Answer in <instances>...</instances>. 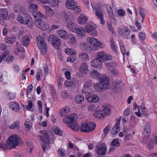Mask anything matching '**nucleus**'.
<instances>
[{"mask_svg":"<svg viewBox=\"0 0 157 157\" xmlns=\"http://www.w3.org/2000/svg\"><path fill=\"white\" fill-rule=\"evenodd\" d=\"M68 126L72 130L76 131H78L80 129L79 126L77 123L76 122L68 125Z\"/></svg>","mask_w":157,"mask_h":157,"instance_id":"nucleus-45","label":"nucleus"},{"mask_svg":"<svg viewBox=\"0 0 157 157\" xmlns=\"http://www.w3.org/2000/svg\"><path fill=\"white\" fill-rule=\"evenodd\" d=\"M86 98L87 101L90 103L97 102L99 100V96L94 94H88L86 96Z\"/></svg>","mask_w":157,"mask_h":157,"instance_id":"nucleus-18","label":"nucleus"},{"mask_svg":"<svg viewBox=\"0 0 157 157\" xmlns=\"http://www.w3.org/2000/svg\"><path fill=\"white\" fill-rule=\"evenodd\" d=\"M109 79L105 75H103L99 78V82L95 83L94 87L95 90L100 91L106 90L109 85Z\"/></svg>","mask_w":157,"mask_h":157,"instance_id":"nucleus-3","label":"nucleus"},{"mask_svg":"<svg viewBox=\"0 0 157 157\" xmlns=\"http://www.w3.org/2000/svg\"><path fill=\"white\" fill-rule=\"evenodd\" d=\"M8 12L6 9H2L0 10V18L6 19L8 17Z\"/></svg>","mask_w":157,"mask_h":157,"instance_id":"nucleus-37","label":"nucleus"},{"mask_svg":"<svg viewBox=\"0 0 157 157\" xmlns=\"http://www.w3.org/2000/svg\"><path fill=\"white\" fill-rule=\"evenodd\" d=\"M77 117L76 115L71 114L63 118V121L64 123L69 125L77 122Z\"/></svg>","mask_w":157,"mask_h":157,"instance_id":"nucleus-17","label":"nucleus"},{"mask_svg":"<svg viewBox=\"0 0 157 157\" xmlns=\"http://www.w3.org/2000/svg\"><path fill=\"white\" fill-rule=\"evenodd\" d=\"M25 17L23 18L21 16L18 15L17 19L20 23L24 24H28V26L29 28L33 27V22L30 16L28 14L25 15Z\"/></svg>","mask_w":157,"mask_h":157,"instance_id":"nucleus-8","label":"nucleus"},{"mask_svg":"<svg viewBox=\"0 0 157 157\" xmlns=\"http://www.w3.org/2000/svg\"><path fill=\"white\" fill-rule=\"evenodd\" d=\"M84 29L85 32L89 33L93 36H96L98 35V32L95 29V28L90 24H86Z\"/></svg>","mask_w":157,"mask_h":157,"instance_id":"nucleus-15","label":"nucleus"},{"mask_svg":"<svg viewBox=\"0 0 157 157\" xmlns=\"http://www.w3.org/2000/svg\"><path fill=\"white\" fill-rule=\"evenodd\" d=\"M19 126L20 122L19 121H16L13 122L12 124L9 126V127L10 129H13L19 127Z\"/></svg>","mask_w":157,"mask_h":157,"instance_id":"nucleus-52","label":"nucleus"},{"mask_svg":"<svg viewBox=\"0 0 157 157\" xmlns=\"http://www.w3.org/2000/svg\"><path fill=\"white\" fill-rule=\"evenodd\" d=\"M48 3L46 4L50 5L52 7L58 6L60 3L59 0H50V1L48 0Z\"/></svg>","mask_w":157,"mask_h":157,"instance_id":"nucleus-43","label":"nucleus"},{"mask_svg":"<svg viewBox=\"0 0 157 157\" xmlns=\"http://www.w3.org/2000/svg\"><path fill=\"white\" fill-rule=\"evenodd\" d=\"M88 110L90 112H93L96 109V106L93 104H90L87 107Z\"/></svg>","mask_w":157,"mask_h":157,"instance_id":"nucleus-56","label":"nucleus"},{"mask_svg":"<svg viewBox=\"0 0 157 157\" xmlns=\"http://www.w3.org/2000/svg\"><path fill=\"white\" fill-rule=\"evenodd\" d=\"M65 5L66 8L69 10L74 11L78 13L82 11L80 6L75 0H67Z\"/></svg>","mask_w":157,"mask_h":157,"instance_id":"nucleus-7","label":"nucleus"},{"mask_svg":"<svg viewBox=\"0 0 157 157\" xmlns=\"http://www.w3.org/2000/svg\"><path fill=\"white\" fill-rule=\"evenodd\" d=\"M65 52L68 55H75L77 53V51L72 48H67L65 49Z\"/></svg>","mask_w":157,"mask_h":157,"instance_id":"nucleus-42","label":"nucleus"},{"mask_svg":"<svg viewBox=\"0 0 157 157\" xmlns=\"http://www.w3.org/2000/svg\"><path fill=\"white\" fill-rule=\"evenodd\" d=\"M15 40L14 36L12 37H7L5 38V41L6 43L8 44H12L13 43Z\"/></svg>","mask_w":157,"mask_h":157,"instance_id":"nucleus-51","label":"nucleus"},{"mask_svg":"<svg viewBox=\"0 0 157 157\" xmlns=\"http://www.w3.org/2000/svg\"><path fill=\"white\" fill-rule=\"evenodd\" d=\"M106 7L109 18L111 19H114L115 18V15L111 6L109 5H106Z\"/></svg>","mask_w":157,"mask_h":157,"instance_id":"nucleus-36","label":"nucleus"},{"mask_svg":"<svg viewBox=\"0 0 157 157\" xmlns=\"http://www.w3.org/2000/svg\"><path fill=\"white\" fill-rule=\"evenodd\" d=\"M30 41L29 37L26 35L24 36L22 38L21 42L25 46L27 47L29 45Z\"/></svg>","mask_w":157,"mask_h":157,"instance_id":"nucleus-44","label":"nucleus"},{"mask_svg":"<svg viewBox=\"0 0 157 157\" xmlns=\"http://www.w3.org/2000/svg\"><path fill=\"white\" fill-rule=\"evenodd\" d=\"M53 130L55 133L59 136H62L63 133L60 128L56 126H54L53 128Z\"/></svg>","mask_w":157,"mask_h":157,"instance_id":"nucleus-49","label":"nucleus"},{"mask_svg":"<svg viewBox=\"0 0 157 157\" xmlns=\"http://www.w3.org/2000/svg\"><path fill=\"white\" fill-rule=\"evenodd\" d=\"M8 74L6 71H4L0 78V81L3 84H7Z\"/></svg>","mask_w":157,"mask_h":157,"instance_id":"nucleus-35","label":"nucleus"},{"mask_svg":"<svg viewBox=\"0 0 157 157\" xmlns=\"http://www.w3.org/2000/svg\"><path fill=\"white\" fill-rule=\"evenodd\" d=\"M33 89V86L32 85H30L27 86L26 89V94L27 95L31 92Z\"/></svg>","mask_w":157,"mask_h":157,"instance_id":"nucleus-60","label":"nucleus"},{"mask_svg":"<svg viewBox=\"0 0 157 157\" xmlns=\"http://www.w3.org/2000/svg\"><path fill=\"white\" fill-rule=\"evenodd\" d=\"M81 46L84 51H87L89 48H90L91 50L95 51L97 50V48L95 46H90L88 44L85 42H82L81 43Z\"/></svg>","mask_w":157,"mask_h":157,"instance_id":"nucleus-28","label":"nucleus"},{"mask_svg":"<svg viewBox=\"0 0 157 157\" xmlns=\"http://www.w3.org/2000/svg\"><path fill=\"white\" fill-rule=\"evenodd\" d=\"M21 142V137L17 134H14L10 136L7 139L6 143H1L0 147L5 150L12 149L19 146Z\"/></svg>","mask_w":157,"mask_h":157,"instance_id":"nucleus-1","label":"nucleus"},{"mask_svg":"<svg viewBox=\"0 0 157 157\" xmlns=\"http://www.w3.org/2000/svg\"><path fill=\"white\" fill-rule=\"evenodd\" d=\"M79 57L80 59L83 61H88L90 59L88 54L85 52L81 53Z\"/></svg>","mask_w":157,"mask_h":157,"instance_id":"nucleus-41","label":"nucleus"},{"mask_svg":"<svg viewBox=\"0 0 157 157\" xmlns=\"http://www.w3.org/2000/svg\"><path fill=\"white\" fill-rule=\"evenodd\" d=\"M91 66L94 68H102V61L96 58V59L92 60L91 62Z\"/></svg>","mask_w":157,"mask_h":157,"instance_id":"nucleus-22","label":"nucleus"},{"mask_svg":"<svg viewBox=\"0 0 157 157\" xmlns=\"http://www.w3.org/2000/svg\"><path fill=\"white\" fill-rule=\"evenodd\" d=\"M13 10L17 13L23 14L25 13V10L24 7L21 6L18 4H16L14 6Z\"/></svg>","mask_w":157,"mask_h":157,"instance_id":"nucleus-30","label":"nucleus"},{"mask_svg":"<svg viewBox=\"0 0 157 157\" xmlns=\"http://www.w3.org/2000/svg\"><path fill=\"white\" fill-rule=\"evenodd\" d=\"M154 143L152 140L150 141L148 143L147 145L148 148L150 150H152L154 147Z\"/></svg>","mask_w":157,"mask_h":157,"instance_id":"nucleus-61","label":"nucleus"},{"mask_svg":"<svg viewBox=\"0 0 157 157\" xmlns=\"http://www.w3.org/2000/svg\"><path fill=\"white\" fill-rule=\"evenodd\" d=\"M87 42L91 45H94L97 48H103L105 47V44L99 40L94 37H88L86 39Z\"/></svg>","mask_w":157,"mask_h":157,"instance_id":"nucleus-10","label":"nucleus"},{"mask_svg":"<svg viewBox=\"0 0 157 157\" xmlns=\"http://www.w3.org/2000/svg\"><path fill=\"white\" fill-rule=\"evenodd\" d=\"M57 33L59 36L64 40H66L68 38V33L65 30L63 29L58 30L57 31Z\"/></svg>","mask_w":157,"mask_h":157,"instance_id":"nucleus-31","label":"nucleus"},{"mask_svg":"<svg viewBox=\"0 0 157 157\" xmlns=\"http://www.w3.org/2000/svg\"><path fill=\"white\" fill-rule=\"evenodd\" d=\"M119 124L120 122H117L113 127L111 131V133L112 134L115 135L119 132L120 129Z\"/></svg>","mask_w":157,"mask_h":157,"instance_id":"nucleus-39","label":"nucleus"},{"mask_svg":"<svg viewBox=\"0 0 157 157\" xmlns=\"http://www.w3.org/2000/svg\"><path fill=\"white\" fill-rule=\"evenodd\" d=\"M88 17L84 13H82L79 15L78 19V23L80 24H84L86 23L87 21Z\"/></svg>","mask_w":157,"mask_h":157,"instance_id":"nucleus-27","label":"nucleus"},{"mask_svg":"<svg viewBox=\"0 0 157 157\" xmlns=\"http://www.w3.org/2000/svg\"><path fill=\"white\" fill-rule=\"evenodd\" d=\"M50 133L45 131H40L39 132V136L40 139L43 142L42 144V148L44 150H48L50 148L49 143L50 138L49 136Z\"/></svg>","mask_w":157,"mask_h":157,"instance_id":"nucleus-4","label":"nucleus"},{"mask_svg":"<svg viewBox=\"0 0 157 157\" xmlns=\"http://www.w3.org/2000/svg\"><path fill=\"white\" fill-rule=\"evenodd\" d=\"M60 96L63 98H67L68 96V94L67 92L65 91H62L60 92Z\"/></svg>","mask_w":157,"mask_h":157,"instance_id":"nucleus-59","label":"nucleus"},{"mask_svg":"<svg viewBox=\"0 0 157 157\" xmlns=\"http://www.w3.org/2000/svg\"><path fill=\"white\" fill-rule=\"evenodd\" d=\"M96 58L102 62L110 60L112 59L113 58L110 55L106 53L103 51L99 52L97 53L96 55Z\"/></svg>","mask_w":157,"mask_h":157,"instance_id":"nucleus-14","label":"nucleus"},{"mask_svg":"<svg viewBox=\"0 0 157 157\" xmlns=\"http://www.w3.org/2000/svg\"><path fill=\"white\" fill-rule=\"evenodd\" d=\"M43 8L45 10V14L47 17H52L54 14V12L52 9L49 6L44 5Z\"/></svg>","mask_w":157,"mask_h":157,"instance_id":"nucleus-24","label":"nucleus"},{"mask_svg":"<svg viewBox=\"0 0 157 157\" xmlns=\"http://www.w3.org/2000/svg\"><path fill=\"white\" fill-rule=\"evenodd\" d=\"M63 18L67 23V27L70 31L74 33L78 27L76 24L73 21L74 18L73 16L70 14H67L65 12L62 13Z\"/></svg>","mask_w":157,"mask_h":157,"instance_id":"nucleus-2","label":"nucleus"},{"mask_svg":"<svg viewBox=\"0 0 157 157\" xmlns=\"http://www.w3.org/2000/svg\"><path fill=\"white\" fill-rule=\"evenodd\" d=\"M104 12L101 11L99 13L97 12L96 13V16L100 19V23L102 24H104L105 23V21L103 19V14Z\"/></svg>","mask_w":157,"mask_h":157,"instance_id":"nucleus-47","label":"nucleus"},{"mask_svg":"<svg viewBox=\"0 0 157 157\" xmlns=\"http://www.w3.org/2000/svg\"><path fill=\"white\" fill-rule=\"evenodd\" d=\"M10 109L14 112H18L20 108V107L17 102L15 101L10 102L9 105Z\"/></svg>","mask_w":157,"mask_h":157,"instance_id":"nucleus-25","label":"nucleus"},{"mask_svg":"<svg viewBox=\"0 0 157 157\" xmlns=\"http://www.w3.org/2000/svg\"><path fill=\"white\" fill-rule=\"evenodd\" d=\"M90 75L91 77L96 78H98L100 75L97 71L95 69L92 70L90 72Z\"/></svg>","mask_w":157,"mask_h":157,"instance_id":"nucleus-46","label":"nucleus"},{"mask_svg":"<svg viewBox=\"0 0 157 157\" xmlns=\"http://www.w3.org/2000/svg\"><path fill=\"white\" fill-rule=\"evenodd\" d=\"M106 151V146L105 144H102L97 147L96 151L99 155H104Z\"/></svg>","mask_w":157,"mask_h":157,"instance_id":"nucleus-19","label":"nucleus"},{"mask_svg":"<svg viewBox=\"0 0 157 157\" xmlns=\"http://www.w3.org/2000/svg\"><path fill=\"white\" fill-rule=\"evenodd\" d=\"M90 3L92 9L94 12L95 15L97 12L99 13L101 11L104 12L102 6L100 1L96 0H91Z\"/></svg>","mask_w":157,"mask_h":157,"instance_id":"nucleus-12","label":"nucleus"},{"mask_svg":"<svg viewBox=\"0 0 157 157\" xmlns=\"http://www.w3.org/2000/svg\"><path fill=\"white\" fill-rule=\"evenodd\" d=\"M70 109L67 107H65L61 108L59 112L60 116L64 117L66 116L70 112Z\"/></svg>","mask_w":157,"mask_h":157,"instance_id":"nucleus-34","label":"nucleus"},{"mask_svg":"<svg viewBox=\"0 0 157 157\" xmlns=\"http://www.w3.org/2000/svg\"><path fill=\"white\" fill-rule=\"evenodd\" d=\"M151 132V124L149 123H147L144 127L143 135L144 136L147 137L150 136Z\"/></svg>","mask_w":157,"mask_h":157,"instance_id":"nucleus-26","label":"nucleus"},{"mask_svg":"<svg viewBox=\"0 0 157 157\" xmlns=\"http://www.w3.org/2000/svg\"><path fill=\"white\" fill-rule=\"evenodd\" d=\"M38 16L35 18V23L37 27L42 30L48 29L49 28L48 24L45 21H42L44 15L41 13H38Z\"/></svg>","mask_w":157,"mask_h":157,"instance_id":"nucleus-6","label":"nucleus"},{"mask_svg":"<svg viewBox=\"0 0 157 157\" xmlns=\"http://www.w3.org/2000/svg\"><path fill=\"white\" fill-rule=\"evenodd\" d=\"M25 126L27 130H29L32 127V123L29 119H27L25 120Z\"/></svg>","mask_w":157,"mask_h":157,"instance_id":"nucleus-48","label":"nucleus"},{"mask_svg":"<svg viewBox=\"0 0 157 157\" xmlns=\"http://www.w3.org/2000/svg\"><path fill=\"white\" fill-rule=\"evenodd\" d=\"M139 12L142 18V22H143L144 21L145 16V14L144 13V10L143 9L141 8L139 9Z\"/></svg>","mask_w":157,"mask_h":157,"instance_id":"nucleus-55","label":"nucleus"},{"mask_svg":"<svg viewBox=\"0 0 157 157\" xmlns=\"http://www.w3.org/2000/svg\"><path fill=\"white\" fill-rule=\"evenodd\" d=\"M101 110L105 118L110 114V107L109 105H105L102 106Z\"/></svg>","mask_w":157,"mask_h":157,"instance_id":"nucleus-23","label":"nucleus"},{"mask_svg":"<svg viewBox=\"0 0 157 157\" xmlns=\"http://www.w3.org/2000/svg\"><path fill=\"white\" fill-rule=\"evenodd\" d=\"M96 126V124L94 123H84L81 125L80 129L81 132H91L94 129Z\"/></svg>","mask_w":157,"mask_h":157,"instance_id":"nucleus-9","label":"nucleus"},{"mask_svg":"<svg viewBox=\"0 0 157 157\" xmlns=\"http://www.w3.org/2000/svg\"><path fill=\"white\" fill-rule=\"evenodd\" d=\"M78 69L79 72L83 75H86L89 72L88 67L86 62L82 63L79 66Z\"/></svg>","mask_w":157,"mask_h":157,"instance_id":"nucleus-20","label":"nucleus"},{"mask_svg":"<svg viewBox=\"0 0 157 157\" xmlns=\"http://www.w3.org/2000/svg\"><path fill=\"white\" fill-rule=\"evenodd\" d=\"M93 115L95 118L99 120H103L105 118L101 110L95 111L94 112Z\"/></svg>","mask_w":157,"mask_h":157,"instance_id":"nucleus-32","label":"nucleus"},{"mask_svg":"<svg viewBox=\"0 0 157 157\" xmlns=\"http://www.w3.org/2000/svg\"><path fill=\"white\" fill-rule=\"evenodd\" d=\"M24 108L27 109L29 111H33L34 108V105L32 101L30 100L28 101V104L25 106L23 105Z\"/></svg>","mask_w":157,"mask_h":157,"instance_id":"nucleus-40","label":"nucleus"},{"mask_svg":"<svg viewBox=\"0 0 157 157\" xmlns=\"http://www.w3.org/2000/svg\"><path fill=\"white\" fill-rule=\"evenodd\" d=\"M73 84V82L67 80L64 82V85L65 86L68 87L71 86Z\"/></svg>","mask_w":157,"mask_h":157,"instance_id":"nucleus-62","label":"nucleus"},{"mask_svg":"<svg viewBox=\"0 0 157 157\" xmlns=\"http://www.w3.org/2000/svg\"><path fill=\"white\" fill-rule=\"evenodd\" d=\"M68 38V43L71 45L74 46L77 44L78 42L76 38L73 34H70Z\"/></svg>","mask_w":157,"mask_h":157,"instance_id":"nucleus-29","label":"nucleus"},{"mask_svg":"<svg viewBox=\"0 0 157 157\" xmlns=\"http://www.w3.org/2000/svg\"><path fill=\"white\" fill-rule=\"evenodd\" d=\"M117 13L118 15L120 17H123L125 15L126 12L123 10L120 9L118 10Z\"/></svg>","mask_w":157,"mask_h":157,"instance_id":"nucleus-57","label":"nucleus"},{"mask_svg":"<svg viewBox=\"0 0 157 157\" xmlns=\"http://www.w3.org/2000/svg\"><path fill=\"white\" fill-rule=\"evenodd\" d=\"M5 93L7 95V97L10 100L13 99L15 97L16 94L14 93L6 91Z\"/></svg>","mask_w":157,"mask_h":157,"instance_id":"nucleus-50","label":"nucleus"},{"mask_svg":"<svg viewBox=\"0 0 157 157\" xmlns=\"http://www.w3.org/2000/svg\"><path fill=\"white\" fill-rule=\"evenodd\" d=\"M29 11L31 12L35 18L38 17V13H41L40 12L38 11V6L35 4H30L28 7Z\"/></svg>","mask_w":157,"mask_h":157,"instance_id":"nucleus-16","label":"nucleus"},{"mask_svg":"<svg viewBox=\"0 0 157 157\" xmlns=\"http://www.w3.org/2000/svg\"><path fill=\"white\" fill-rule=\"evenodd\" d=\"M92 84L91 81H88L86 82L84 84L82 92L83 94L91 92L92 89L90 88Z\"/></svg>","mask_w":157,"mask_h":157,"instance_id":"nucleus-21","label":"nucleus"},{"mask_svg":"<svg viewBox=\"0 0 157 157\" xmlns=\"http://www.w3.org/2000/svg\"><path fill=\"white\" fill-rule=\"evenodd\" d=\"M74 33H76L78 36L82 37H84L85 36V32L84 28L78 27Z\"/></svg>","mask_w":157,"mask_h":157,"instance_id":"nucleus-33","label":"nucleus"},{"mask_svg":"<svg viewBox=\"0 0 157 157\" xmlns=\"http://www.w3.org/2000/svg\"><path fill=\"white\" fill-rule=\"evenodd\" d=\"M74 99L77 103L81 104L84 101V98L83 95L81 94H78L75 97Z\"/></svg>","mask_w":157,"mask_h":157,"instance_id":"nucleus-38","label":"nucleus"},{"mask_svg":"<svg viewBox=\"0 0 157 157\" xmlns=\"http://www.w3.org/2000/svg\"><path fill=\"white\" fill-rule=\"evenodd\" d=\"M36 40L37 47L41 54L45 55L47 50V45L46 42L44 38L40 35L36 37Z\"/></svg>","mask_w":157,"mask_h":157,"instance_id":"nucleus-5","label":"nucleus"},{"mask_svg":"<svg viewBox=\"0 0 157 157\" xmlns=\"http://www.w3.org/2000/svg\"><path fill=\"white\" fill-rule=\"evenodd\" d=\"M43 74L42 70L41 69H38L36 75V78L37 81L40 80Z\"/></svg>","mask_w":157,"mask_h":157,"instance_id":"nucleus-54","label":"nucleus"},{"mask_svg":"<svg viewBox=\"0 0 157 157\" xmlns=\"http://www.w3.org/2000/svg\"><path fill=\"white\" fill-rule=\"evenodd\" d=\"M111 145L114 147H119L120 145L119 140L117 138H115L113 140Z\"/></svg>","mask_w":157,"mask_h":157,"instance_id":"nucleus-53","label":"nucleus"},{"mask_svg":"<svg viewBox=\"0 0 157 157\" xmlns=\"http://www.w3.org/2000/svg\"><path fill=\"white\" fill-rule=\"evenodd\" d=\"M139 37L141 40H144L146 37L145 34L142 32H140L139 34Z\"/></svg>","mask_w":157,"mask_h":157,"instance_id":"nucleus-63","label":"nucleus"},{"mask_svg":"<svg viewBox=\"0 0 157 157\" xmlns=\"http://www.w3.org/2000/svg\"><path fill=\"white\" fill-rule=\"evenodd\" d=\"M118 32L120 36L125 39L128 38L130 33L129 28L124 25L118 28Z\"/></svg>","mask_w":157,"mask_h":157,"instance_id":"nucleus-13","label":"nucleus"},{"mask_svg":"<svg viewBox=\"0 0 157 157\" xmlns=\"http://www.w3.org/2000/svg\"><path fill=\"white\" fill-rule=\"evenodd\" d=\"M48 42L52 44L53 47L56 49H59L61 44V39L53 35H51L48 38Z\"/></svg>","mask_w":157,"mask_h":157,"instance_id":"nucleus-11","label":"nucleus"},{"mask_svg":"<svg viewBox=\"0 0 157 157\" xmlns=\"http://www.w3.org/2000/svg\"><path fill=\"white\" fill-rule=\"evenodd\" d=\"M58 154L60 157H63L66 154L65 151L62 148H59L58 151Z\"/></svg>","mask_w":157,"mask_h":157,"instance_id":"nucleus-58","label":"nucleus"},{"mask_svg":"<svg viewBox=\"0 0 157 157\" xmlns=\"http://www.w3.org/2000/svg\"><path fill=\"white\" fill-rule=\"evenodd\" d=\"M82 1L86 8L88 10L90 9V6L89 0H82Z\"/></svg>","mask_w":157,"mask_h":157,"instance_id":"nucleus-64","label":"nucleus"}]
</instances>
